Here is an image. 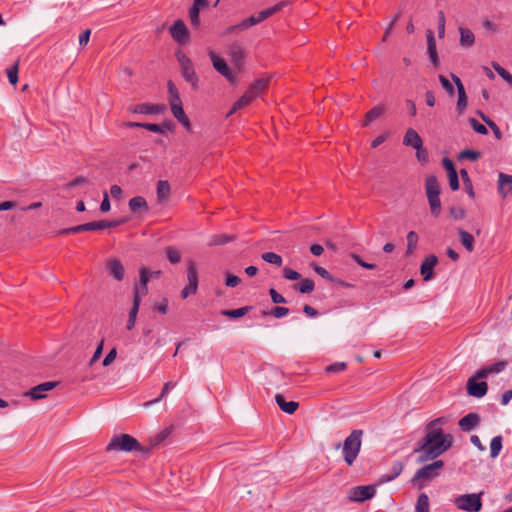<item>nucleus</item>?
Here are the masks:
<instances>
[{"label":"nucleus","mask_w":512,"mask_h":512,"mask_svg":"<svg viewBox=\"0 0 512 512\" xmlns=\"http://www.w3.org/2000/svg\"><path fill=\"white\" fill-rule=\"evenodd\" d=\"M446 423L444 417L437 418L430 422L428 431L423 437L420 446L414 450L419 453V462L433 460L446 452L453 444V437L450 434H444L437 426Z\"/></svg>","instance_id":"obj_1"},{"label":"nucleus","mask_w":512,"mask_h":512,"mask_svg":"<svg viewBox=\"0 0 512 512\" xmlns=\"http://www.w3.org/2000/svg\"><path fill=\"white\" fill-rule=\"evenodd\" d=\"M362 435V430H353L344 441L342 453L344 460L348 465H352L354 463L360 452Z\"/></svg>","instance_id":"obj_2"},{"label":"nucleus","mask_w":512,"mask_h":512,"mask_svg":"<svg viewBox=\"0 0 512 512\" xmlns=\"http://www.w3.org/2000/svg\"><path fill=\"white\" fill-rule=\"evenodd\" d=\"M107 451H143L140 443L128 434L114 436L106 448Z\"/></svg>","instance_id":"obj_3"},{"label":"nucleus","mask_w":512,"mask_h":512,"mask_svg":"<svg viewBox=\"0 0 512 512\" xmlns=\"http://www.w3.org/2000/svg\"><path fill=\"white\" fill-rule=\"evenodd\" d=\"M287 5V2H280L270 8L262 10L257 16H250L247 19L243 20L239 24L232 26L228 29L229 32H233L234 30H244L250 26L256 25L266 18L272 16L273 14L279 12L283 7Z\"/></svg>","instance_id":"obj_4"},{"label":"nucleus","mask_w":512,"mask_h":512,"mask_svg":"<svg viewBox=\"0 0 512 512\" xmlns=\"http://www.w3.org/2000/svg\"><path fill=\"white\" fill-rule=\"evenodd\" d=\"M484 492L459 495L454 504L459 510L466 512H479L482 509V495Z\"/></svg>","instance_id":"obj_5"},{"label":"nucleus","mask_w":512,"mask_h":512,"mask_svg":"<svg viewBox=\"0 0 512 512\" xmlns=\"http://www.w3.org/2000/svg\"><path fill=\"white\" fill-rule=\"evenodd\" d=\"M208 55L210 57V60L212 62L213 68L221 74L228 82L231 84H235L237 81L236 76L231 71V69L228 67L227 62L224 58L217 55L214 51L209 50Z\"/></svg>","instance_id":"obj_6"},{"label":"nucleus","mask_w":512,"mask_h":512,"mask_svg":"<svg viewBox=\"0 0 512 512\" xmlns=\"http://www.w3.org/2000/svg\"><path fill=\"white\" fill-rule=\"evenodd\" d=\"M177 59L181 68V73L184 79L192 86L196 87L198 84V77L196 75L191 59L183 53H177Z\"/></svg>","instance_id":"obj_7"},{"label":"nucleus","mask_w":512,"mask_h":512,"mask_svg":"<svg viewBox=\"0 0 512 512\" xmlns=\"http://www.w3.org/2000/svg\"><path fill=\"white\" fill-rule=\"evenodd\" d=\"M376 494L375 487L373 485L356 486L349 490L348 499L351 502H364L373 498Z\"/></svg>","instance_id":"obj_8"},{"label":"nucleus","mask_w":512,"mask_h":512,"mask_svg":"<svg viewBox=\"0 0 512 512\" xmlns=\"http://www.w3.org/2000/svg\"><path fill=\"white\" fill-rule=\"evenodd\" d=\"M188 284L183 288L181 295L185 299L197 292L198 289V272L195 263L190 261L187 268Z\"/></svg>","instance_id":"obj_9"},{"label":"nucleus","mask_w":512,"mask_h":512,"mask_svg":"<svg viewBox=\"0 0 512 512\" xmlns=\"http://www.w3.org/2000/svg\"><path fill=\"white\" fill-rule=\"evenodd\" d=\"M480 379H484L483 377H476V373L470 377L467 381V392L470 396L476 398H482L486 395L488 390V385L484 381H478Z\"/></svg>","instance_id":"obj_10"},{"label":"nucleus","mask_w":512,"mask_h":512,"mask_svg":"<svg viewBox=\"0 0 512 512\" xmlns=\"http://www.w3.org/2000/svg\"><path fill=\"white\" fill-rule=\"evenodd\" d=\"M443 465H444V463H443L442 460H437V461H434L431 464H428V465L422 467L421 469H419L416 472V474L413 477L412 481L416 482V481H418L420 479L429 480V479L434 478L438 474L437 471L439 469H441L443 467Z\"/></svg>","instance_id":"obj_11"},{"label":"nucleus","mask_w":512,"mask_h":512,"mask_svg":"<svg viewBox=\"0 0 512 512\" xmlns=\"http://www.w3.org/2000/svg\"><path fill=\"white\" fill-rule=\"evenodd\" d=\"M140 279L139 284L134 286V298L140 299L147 295L148 287L147 284L149 280L152 278L151 271H149L146 267H141L139 269Z\"/></svg>","instance_id":"obj_12"},{"label":"nucleus","mask_w":512,"mask_h":512,"mask_svg":"<svg viewBox=\"0 0 512 512\" xmlns=\"http://www.w3.org/2000/svg\"><path fill=\"white\" fill-rule=\"evenodd\" d=\"M171 37L178 44H186L189 40V32L182 20H176L174 24L170 27Z\"/></svg>","instance_id":"obj_13"},{"label":"nucleus","mask_w":512,"mask_h":512,"mask_svg":"<svg viewBox=\"0 0 512 512\" xmlns=\"http://www.w3.org/2000/svg\"><path fill=\"white\" fill-rule=\"evenodd\" d=\"M452 80L455 83V85L457 87V92H458V100H457L456 110H457L458 114L461 115L465 111V109L467 108V105H468L467 95H466L465 88H464V85H463L461 79L458 76L452 74Z\"/></svg>","instance_id":"obj_14"},{"label":"nucleus","mask_w":512,"mask_h":512,"mask_svg":"<svg viewBox=\"0 0 512 512\" xmlns=\"http://www.w3.org/2000/svg\"><path fill=\"white\" fill-rule=\"evenodd\" d=\"M106 229L105 220L93 221L81 225H77L71 228H67L61 231L62 234L66 233H79L85 231H97Z\"/></svg>","instance_id":"obj_15"},{"label":"nucleus","mask_w":512,"mask_h":512,"mask_svg":"<svg viewBox=\"0 0 512 512\" xmlns=\"http://www.w3.org/2000/svg\"><path fill=\"white\" fill-rule=\"evenodd\" d=\"M166 110L163 104H138L129 108L134 114H161Z\"/></svg>","instance_id":"obj_16"},{"label":"nucleus","mask_w":512,"mask_h":512,"mask_svg":"<svg viewBox=\"0 0 512 512\" xmlns=\"http://www.w3.org/2000/svg\"><path fill=\"white\" fill-rule=\"evenodd\" d=\"M173 116L184 126L187 131H191V123L189 118L186 116L182 101L169 103Z\"/></svg>","instance_id":"obj_17"},{"label":"nucleus","mask_w":512,"mask_h":512,"mask_svg":"<svg viewBox=\"0 0 512 512\" xmlns=\"http://www.w3.org/2000/svg\"><path fill=\"white\" fill-rule=\"evenodd\" d=\"M228 56L236 68L241 69L243 67L245 52L240 44L233 43L230 45L228 49Z\"/></svg>","instance_id":"obj_18"},{"label":"nucleus","mask_w":512,"mask_h":512,"mask_svg":"<svg viewBox=\"0 0 512 512\" xmlns=\"http://www.w3.org/2000/svg\"><path fill=\"white\" fill-rule=\"evenodd\" d=\"M426 40H427V54L429 56V59L432 62L434 67H438L439 66V57H438V53H437L434 32L432 30H427Z\"/></svg>","instance_id":"obj_19"},{"label":"nucleus","mask_w":512,"mask_h":512,"mask_svg":"<svg viewBox=\"0 0 512 512\" xmlns=\"http://www.w3.org/2000/svg\"><path fill=\"white\" fill-rule=\"evenodd\" d=\"M438 263V259L435 255H430L425 258L420 267L421 275L424 281L432 279L434 267Z\"/></svg>","instance_id":"obj_20"},{"label":"nucleus","mask_w":512,"mask_h":512,"mask_svg":"<svg viewBox=\"0 0 512 512\" xmlns=\"http://www.w3.org/2000/svg\"><path fill=\"white\" fill-rule=\"evenodd\" d=\"M507 366V362L499 361L494 364L485 366L476 372V377L487 378L492 374H498L502 372Z\"/></svg>","instance_id":"obj_21"},{"label":"nucleus","mask_w":512,"mask_h":512,"mask_svg":"<svg viewBox=\"0 0 512 512\" xmlns=\"http://www.w3.org/2000/svg\"><path fill=\"white\" fill-rule=\"evenodd\" d=\"M403 144L412 148H421L423 141L416 130L408 128L403 138Z\"/></svg>","instance_id":"obj_22"},{"label":"nucleus","mask_w":512,"mask_h":512,"mask_svg":"<svg viewBox=\"0 0 512 512\" xmlns=\"http://www.w3.org/2000/svg\"><path fill=\"white\" fill-rule=\"evenodd\" d=\"M480 423V417L476 413H469L459 420V427L462 431L469 432Z\"/></svg>","instance_id":"obj_23"},{"label":"nucleus","mask_w":512,"mask_h":512,"mask_svg":"<svg viewBox=\"0 0 512 512\" xmlns=\"http://www.w3.org/2000/svg\"><path fill=\"white\" fill-rule=\"evenodd\" d=\"M56 386L55 382H45L33 387L28 396L34 400H39L45 397V392L52 390Z\"/></svg>","instance_id":"obj_24"},{"label":"nucleus","mask_w":512,"mask_h":512,"mask_svg":"<svg viewBox=\"0 0 512 512\" xmlns=\"http://www.w3.org/2000/svg\"><path fill=\"white\" fill-rule=\"evenodd\" d=\"M275 401H276L277 405L279 406V408L287 414H293L299 407L298 402H295V401L287 402L282 394H276Z\"/></svg>","instance_id":"obj_25"},{"label":"nucleus","mask_w":512,"mask_h":512,"mask_svg":"<svg viewBox=\"0 0 512 512\" xmlns=\"http://www.w3.org/2000/svg\"><path fill=\"white\" fill-rule=\"evenodd\" d=\"M269 86V78H260L254 81L247 90L254 98L261 95Z\"/></svg>","instance_id":"obj_26"},{"label":"nucleus","mask_w":512,"mask_h":512,"mask_svg":"<svg viewBox=\"0 0 512 512\" xmlns=\"http://www.w3.org/2000/svg\"><path fill=\"white\" fill-rule=\"evenodd\" d=\"M425 190L426 195L428 196H439L440 195V185L439 182L434 175H429L426 178L425 182Z\"/></svg>","instance_id":"obj_27"},{"label":"nucleus","mask_w":512,"mask_h":512,"mask_svg":"<svg viewBox=\"0 0 512 512\" xmlns=\"http://www.w3.org/2000/svg\"><path fill=\"white\" fill-rule=\"evenodd\" d=\"M109 273L118 281L124 278V267L118 259H113L108 264Z\"/></svg>","instance_id":"obj_28"},{"label":"nucleus","mask_w":512,"mask_h":512,"mask_svg":"<svg viewBox=\"0 0 512 512\" xmlns=\"http://www.w3.org/2000/svg\"><path fill=\"white\" fill-rule=\"evenodd\" d=\"M500 193L503 197L512 194V175L499 174Z\"/></svg>","instance_id":"obj_29"},{"label":"nucleus","mask_w":512,"mask_h":512,"mask_svg":"<svg viewBox=\"0 0 512 512\" xmlns=\"http://www.w3.org/2000/svg\"><path fill=\"white\" fill-rule=\"evenodd\" d=\"M460 33V45L462 47H471L475 42V36L473 32L468 28H459Z\"/></svg>","instance_id":"obj_30"},{"label":"nucleus","mask_w":512,"mask_h":512,"mask_svg":"<svg viewBox=\"0 0 512 512\" xmlns=\"http://www.w3.org/2000/svg\"><path fill=\"white\" fill-rule=\"evenodd\" d=\"M170 185L166 180H160L157 183V199L159 202H165L170 196Z\"/></svg>","instance_id":"obj_31"},{"label":"nucleus","mask_w":512,"mask_h":512,"mask_svg":"<svg viewBox=\"0 0 512 512\" xmlns=\"http://www.w3.org/2000/svg\"><path fill=\"white\" fill-rule=\"evenodd\" d=\"M254 99L255 98L248 91H246L244 95L233 104L230 112L228 113V116L235 113L237 110L248 106Z\"/></svg>","instance_id":"obj_32"},{"label":"nucleus","mask_w":512,"mask_h":512,"mask_svg":"<svg viewBox=\"0 0 512 512\" xmlns=\"http://www.w3.org/2000/svg\"><path fill=\"white\" fill-rule=\"evenodd\" d=\"M140 303H141L140 299H136V298L133 299V306L129 312V318H128L127 325H126L127 330H132L135 326Z\"/></svg>","instance_id":"obj_33"},{"label":"nucleus","mask_w":512,"mask_h":512,"mask_svg":"<svg viewBox=\"0 0 512 512\" xmlns=\"http://www.w3.org/2000/svg\"><path fill=\"white\" fill-rule=\"evenodd\" d=\"M458 234L460 237V241L462 245L469 251L472 252L474 250V237L463 229L458 230Z\"/></svg>","instance_id":"obj_34"},{"label":"nucleus","mask_w":512,"mask_h":512,"mask_svg":"<svg viewBox=\"0 0 512 512\" xmlns=\"http://www.w3.org/2000/svg\"><path fill=\"white\" fill-rule=\"evenodd\" d=\"M129 208L131 211L148 210V205L144 197L136 196L129 200Z\"/></svg>","instance_id":"obj_35"},{"label":"nucleus","mask_w":512,"mask_h":512,"mask_svg":"<svg viewBox=\"0 0 512 512\" xmlns=\"http://www.w3.org/2000/svg\"><path fill=\"white\" fill-rule=\"evenodd\" d=\"M294 289L303 294H308L314 291L315 283L312 279L305 278L300 283L294 286Z\"/></svg>","instance_id":"obj_36"},{"label":"nucleus","mask_w":512,"mask_h":512,"mask_svg":"<svg viewBox=\"0 0 512 512\" xmlns=\"http://www.w3.org/2000/svg\"><path fill=\"white\" fill-rule=\"evenodd\" d=\"M407 249H406V255H412L417 247L418 243V235L414 231H410L407 236Z\"/></svg>","instance_id":"obj_37"},{"label":"nucleus","mask_w":512,"mask_h":512,"mask_svg":"<svg viewBox=\"0 0 512 512\" xmlns=\"http://www.w3.org/2000/svg\"><path fill=\"white\" fill-rule=\"evenodd\" d=\"M251 307L245 306L234 310H223L221 311V315L229 317V318H241L245 316L249 311Z\"/></svg>","instance_id":"obj_38"},{"label":"nucleus","mask_w":512,"mask_h":512,"mask_svg":"<svg viewBox=\"0 0 512 512\" xmlns=\"http://www.w3.org/2000/svg\"><path fill=\"white\" fill-rule=\"evenodd\" d=\"M233 240H234V237L230 236V235H226V234L213 235L210 238L208 245L209 246L224 245Z\"/></svg>","instance_id":"obj_39"},{"label":"nucleus","mask_w":512,"mask_h":512,"mask_svg":"<svg viewBox=\"0 0 512 512\" xmlns=\"http://www.w3.org/2000/svg\"><path fill=\"white\" fill-rule=\"evenodd\" d=\"M431 213L434 217H438L441 213V201L439 196L427 197Z\"/></svg>","instance_id":"obj_40"},{"label":"nucleus","mask_w":512,"mask_h":512,"mask_svg":"<svg viewBox=\"0 0 512 512\" xmlns=\"http://www.w3.org/2000/svg\"><path fill=\"white\" fill-rule=\"evenodd\" d=\"M415 512H429V498L425 493L418 496Z\"/></svg>","instance_id":"obj_41"},{"label":"nucleus","mask_w":512,"mask_h":512,"mask_svg":"<svg viewBox=\"0 0 512 512\" xmlns=\"http://www.w3.org/2000/svg\"><path fill=\"white\" fill-rule=\"evenodd\" d=\"M261 258L270 264H273L277 267L282 265V257L274 252H265L261 255Z\"/></svg>","instance_id":"obj_42"},{"label":"nucleus","mask_w":512,"mask_h":512,"mask_svg":"<svg viewBox=\"0 0 512 512\" xmlns=\"http://www.w3.org/2000/svg\"><path fill=\"white\" fill-rule=\"evenodd\" d=\"M502 449V437L495 436L492 438L490 443V455L492 458H496Z\"/></svg>","instance_id":"obj_43"},{"label":"nucleus","mask_w":512,"mask_h":512,"mask_svg":"<svg viewBox=\"0 0 512 512\" xmlns=\"http://www.w3.org/2000/svg\"><path fill=\"white\" fill-rule=\"evenodd\" d=\"M481 119L491 128V130L494 133V136L496 139L500 140L502 138V132L500 131L499 127L496 125L494 121H492L489 117H487L482 112H478Z\"/></svg>","instance_id":"obj_44"},{"label":"nucleus","mask_w":512,"mask_h":512,"mask_svg":"<svg viewBox=\"0 0 512 512\" xmlns=\"http://www.w3.org/2000/svg\"><path fill=\"white\" fill-rule=\"evenodd\" d=\"M492 67L499 74V76L512 87V75L503 67H501L497 62H493Z\"/></svg>","instance_id":"obj_45"},{"label":"nucleus","mask_w":512,"mask_h":512,"mask_svg":"<svg viewBox=\"0 0 512 512\" xmlns=\"http://www.w3.org/2000/svg\"><path fill=\"white\" fill-rule=\"evenodd\" d=\"M166 255L170 263L177 264L181 260V253L176 248L170 246L166 248Z\"/></svg>","instance_id":"obj_46"},{"label":"nucleus","mask_w":512,"mask_h":512,"mask_svg":"<svg viewBox=\"0 0 512 512\" xmlns=\"http://www.w3.org/2000/svg\"><path fill=\"white\" fill-rule=\"evenodd\" d=\"M175 386V384L173 382H167L164 384L163 388H162V391H161V394L159 397H157L156 399L154 400H151V401H148L144 404V406L148 407V406H151L153 404H156L158 402H160L164 397L165 395L168 393V391L173 388Z\"/></svg>","instance_id":"obj_47"},{"label":"nucleus","mask_w":512,"mask_h":512,"mask_svg":"<svg viewBox=\"0 0 512 512\" xmlns=\"http://www.w3.org/2000/svg\"><path fill=\"white\" fill-rule=\"evenodd\" d=\"M393 473L391 475H383L381 477V483H384V482H389L393 479H395L398 475H400L401 471H402V465L401 463L399 462H396L394 465H393Z\"/></svg>","instance_id":"obj_48"},{"label":"nucleus","mask_w":512,"mask_h":512,"mask_svg":"<svg viewBox=\"0 0 512 512\" xmlns=\"http://www.w3.org/2000/svg\"><path fill=\"white\" fill-rule=\"evenodd\" d=\"M169 103L181 101L179 92L172 81L168 82Z\"/></svg>","instance_id":"obj_49"},{"label":"nucleus","mask_w":512,"mask_h":512,"mask_svg":"<svg viewBox=\"0 0 512 512\" xmlns=\"http://www.w3.org/2000/svg\"><path fill=\"white\" fill-rule=\"evenodd\" d=\"M200 9L199 7L195 6V5H192V7L190 8L189 10V18H190V21L191 23L194 25V26H198L200 21H199V12H200Z\"/></svg>","instance_id":"obj_50"},{"label":"nucleus","mask_w":512,"mask_h":512,"mask_svg":"<svg viewBox=\"0 0 512 512\" xmlns=\"http://www.w3.org/2000/svg\"><path fill=\"white\" fill-rule=\"evenodd\" d=\"M7 77L12 85H16L18 81V65L15 64L7 69Z\"/></svg>","instance_id":"obj_51"},{"label":"nucleus","mask_w":512,"mask_h":512,"mask_svg":"<svg viewBox=\"0 0 512 512\" xmlns=\"http://www.w3.org/2000/svg\"><path fill=\"white\" fill-rule=\"evenodd\" d=\"M283 276L287 280L295 281L299 280L301 278V274L295 270H292L291 268L285 267L283 269Z\"/></svg>","instance_id":"obj_52"},{"label":"nucleus","mask_w":512,"mask_h":512,"mask_svg":"<svg viewBox=\"0 0 512 512\" xmlns=\"http://www.w3.org/2000/svg\"><path fill=\"white\" fill-rule=\"evenodd\" d=\"M469 122L475 132L482 135L487 134V128L483 124L479 123L476 119L470 118Z\"/></svg>","instance_id":"obj_53"},{"label":"nucleus","mask_w":512,"mask_h":512,"mask_svg":"<svg viewBox=\"0 0 512 512\" xmlns=\"http://www.w3.org/2000/svg\"><path fill=\"white\" fill-rule=\"evenodd\" d=\"M350 257L356 262L358 263L361 267L365 268V269H368V270H372V269H375L376 268V265L375 264H372V263H368V262H365L361 259V257L355 253H352L350 255Z\"/></svg>","instance_id":"obj_54"},{"label":"nucleus","mask_w":512,"mask_h":512,"mask_svg":"<svg viewBox=\"0 0 512 512\" xmlns=\"http://www.w3.org/2000/svg\"><path fill=\"white\" fill-rule=\"evenodd\" d=\"M439 81L442 87L450 96L454 95V87L445 76L439 75Z\"/></svg>","instance_id":"obj_55"},{"label":"nucleus","mask_w":512,"mask_h":512,"mask_svg":"<svg viewBox=\"0 0 512 512\" xmlns=\"http://www.w3.org/2000/svg\"><path fill=\"white\" fill-rule=\"evenodd\" d=\"M314 271L321 276L322 278L328 280V281H334V277L331 275L329 271H327L324 267L315 265L313 267Z\"/></svg>","instance_id":"obj_56"},{"label":"nucleus","mask_w":512,"mask_h":512,"mask_svg":"<svg viewBox=\"0 0 512 512\" xmlns=\"http://www.w3.org/2000/svg\"><path fill=\"white\" fill-rule=\"evenodd\" d=\"M346 369L345 362H336L326 367V372L328 373H337L344 371Z\"/></svg>","instance_id":"obj_57"},{"label":"nucleus","mask_w":512,"mask_h":512,"mask_svg":"<svg viewBox=\"0 0 512 512\" xmlns=\"http://www.w3.org/2000/svg\"><path fill=\"white\" fill-rule=\"evenodd\" d=\"M385 111V107L382 105H377L370 111H368V118H372L374 121L375 119L379 118Z\"/></svg>","instance_id":"obj_58"},{"label":"nucleus","mask_w":512,"mask_h":512,"mask_svg":"<svg viewBox=\"0 0 512 512\" xmlns=\"http://www.w3.org/2000/svg\"><path fill=\"white\" fill-rule=\"evenodd\" d=\"M269 294H270V297H271V300L273 303H275V304L286 303V299L280 293H278L274 288H271L269 290Z\"/></svg>","instance_id":"obj_59"},{"label":"nucleus","mask_w":512,"mask_h":512,"mask_svg":"<svg viewBox=\"0 0 512 512\" xmlns=\"http://www.w3.org/2000/svg\"><path fill=\"white\" fill-rule=\"evenodd\" d=\"M459 157L461 159H470L472 161H475L480 157V153L473 150H464L460 153Z\"/></svg>","instance_id":"obj_60"},{"label":"nucleus","mask_w":512,"mask_h":512,"mask_svg":"<svg viewBox=\"0 0 512 512\" xmlns=\"http://www.w3.org/2000/svg\"><path fill=\"white\" fill-rule=\"evenodd\" d=\"M240 283H241V279L238 276L232 275L229 273L226 275L225 285L227 287H236Z\"/></svg>","instance_id":"obj_61"},{"label":"nucleus","mask_w":512,"mask_h":512,"mask_svg":"<svg viewBox=\"0 0 512 512\" xmlns=\"http://www.w3.org/2000/svg\"><path fill=\"white\" fill-rule=\"evenodd\" d=\"M448 176V180H449V185H450V188L453 190V191H456L459 189V180H458V174H457V171L456 172H453V173H450L447 175Z\"/></svg>","instance_id":"obj_62"},{"label":"nucleus","mask_w":512,"mask_h":512,"mask_svg":"<svg viewBox=\"0 0 512 512\" xmlns=\"http://www.w3.org/2000/svg\"><path fill=\"white\" fill-rule=\"evenodd\" d=\"M450 214L454 219H463L466 215V211L462 207H452Z\"/></svg>","instance_id":"obj_63"},{"label":"nucleus","mask_w":512,"mask_h":512,"mask_svg":"<svg viewBox=\"0 0 512 512\" xmlns=\"http://www.w3.org/2000/svg\"><path fill=\"white\" fill-rule=\"evenodd\" d=\"M415 150H416L417 160L421 163L427 162L428 153H427L426 149L423 147V145L421 146V148H415Z\"/></svg>","instance_id":"obj_64"}]
</instances>
